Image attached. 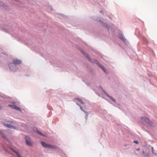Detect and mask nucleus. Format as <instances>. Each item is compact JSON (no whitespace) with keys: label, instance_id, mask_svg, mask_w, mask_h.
I'll return each mask as SVG.
<instances>
[{"label":"nucleus","instance_id":"f257e3e1","mask_svg":"<svg viewBox=\"0 0 157 157\" xmlns=\"http://www.w3.org/2000/svg\"><path fill=\"white\" fill-rule=\"evenodd\" d=\"M91 18L92 19H93L94 21L99 22V23H100L103 27H107L108 30L109 31H110L112 29L111 27L109 26L106 23L101 21L98 17L93 16L91 17Z\"/></svg>","mask_w":157,"mask_h":157},{"label":"nucleus","instance_id":"f03ea898","mask_svg":"<svg viewBox=\"0 0 157 157\" xmlns=\"http://www.w3.org/2000/svg\"><path fill=\"white\" fill-rule=\"evenodd\" d=\"M142 121H144L147 124L151 127H153L154 124L149 119L146 117H142L141 118Z\"/></svg>","mask_w":157,"mask_h":157},{"label":"nucleus","instance_id":"7ed1b4c3","mask_svg":"<svg viewBox=\"0 0 157 157\" xmlns=\"http://www.w3.org/2000/svg\"><path fill=\"white\" fill-rule=\"evenodd\" d=\"M10 69V70L15 72L18 69V67L17 66L14 64L13 63H10L8 64Z\"/></svg>","mask_w":157,"mask_h":157},{"label":"nucleus","instance_id":"20e7f679","mask_svg":"<svg viewBox=\"0 0 157 157\" xmlns=\"http://www.w3.org/2000/svg\"><path fill=\"white\" fill-rule=\"evenodd\" d=\"M25 143L27 145L32 147L33 146V144L31 141L30 137L27 136H26L25 137Z\"/></svg>","mask_w":157,"mask_h":157},{"label":"nucleus","instance_id":"39448f33","mask_svg":"<svg viewBox=\"0 0 157 157\" xmlns=\"http://www.w3.org/2000/svg\"><path fill=\"white\" fill-rule=\"evenodd\" d=\"M118 37L123 42L126 43L127 42V41L126 39L122 34L121 33L119 34H118Z\"/></svg>","mask_w":157,"mask_h":157},{"label":"nucleus","instance_id":"423d86ee","mask_svg":"<svg viewBox=\"0 0 157 157\" xmlns=\"http://www.w3.org/2000/svg\"><path fill=\"white\" fill-rule=\"evenodd\" d=\"M12 62L14 63L15 64L17 65V64H20L22 63V61L21 60L18 59H15Z\"/></svg>","mask_w":157,"mask_h":157},{"label":"nucleus","instance_id":"0eeeda50","mask_svg":"<svg viewBox=\"0 0 157 157\" xmlns=\"http://www.w3.org/2000/svg\"><path fill=\"white\" fill-rule=\"evenodd\" d=\"M41 145L45 148H49V147L50 144H47L45 142L43 141H41Z\"/></svg>","mask_w":157,"mask_h":157},{"label":"nucleus","instance_id":"6e6552de","mask_svg":"<svg viewBox=\"0 0 157 157\" xmlns=\"http://www.w3.org/2000/svg\"><path fill=\"white\" fill-rule=\"evenodd\" d=\"M10 148L12 151L16 154L17 157H21L20 154L17 151L14 150L13 148L10 147Z\"/></svg>","mask_w":157,"mask_h":157},{"label":"nucleus","instance_id":"1a4fd4ad","mask_svg":"<svg viewBox=\"0 0 157 157\" xmlns=\"http://www.w3.org/2000/svg\"><path fill=\"white\" fill-rule=\"evenodd\" d=\"M5 125L7 127L10 128H13V129H16V128L15 126H13L12 125H11L10 124L7 123V124H5Z\"/></svg>","mask_w":157,"mask_h":157},{"label":"nucleus","instance_id":"9d476101","mask_svg":"<svg viewBox=\"0 0 157 157\" xmlns=\"http://www.w3.org/2000/svg\"><path fill=\"white\" fill-rule=\"evenodd\" d=\"M34 130H36L37 133L39 134L40 135L44 137H47V136L46 135L40 132L39 131L37 128H35L34 129Z\"/></svg>","mask_w":157,"mask_h":157},{"label":"nucleus","instance_id":"9b49d317","mask_svg":"<svg viewBox=\"0 0 157 157\" xmlns=\"http://www.w3.org/2000/svg\"><path fill=\"white\" fill-rule=\"evenodd\" d=\"M1 4L0 6L3 7V8H4L5 9L8 10L9 9V7L7 6L4 4L2 2H1Z\"/></svg>","mask_w":157,"mask_h":157},{"label":"nucleus","instance_id":"f8f14e48","mask_svg":"<svg viewBox=\"0 0 157 157\" xmlns=\"http://www.w3.org/2000/svg\"><path fill=\"white\" fill-rule=\"evenodd\" d=\"M90 61L93 63H96L98 66L99 65L98 64L100 63L99 62V61L96 59L92 60L91 59V60Z\"/></svg>","mask_w":157,"mask_h":157},{"label":"nucleus","instance_id":"ddd939ff","mask_svg":"<svg viewBox=\"0 0 157 157\" xmlns=\"http://www.w3.org/2000/svg\"><path fill=\"white\" fill-rule=\"evenodd\" d=\"M98 64V67L101 68L105 73H106L107 71L105 67L102 66L100 63H99Z\"/></svg>","mask_w":157,"mask_h":157},{"label":"nucleus","instance_id":"4468645a","mask_svg":"<svg viewBox=\"0 0 157 157\" xmlns=\"http://www.w3.org/2000/svg\"><path fill=\"white\" fill-rule=\"evenodd\" d=\"M58 148V147L56 146V145H52L49 144L48 148H52L54 149H56Z\"/></svg>","mask_w":157,"mask_h":157},{"label":"nucleus","instance_id":"2eb2a0df","mask_svg":"<svg viewBox=\"0 0 157 157\" xmlns=\"http://www.w3.org/2000/svg\"><path fill=\"white\" fill-rule=\"evenodd\" d=\"M106 96L109 98H110L115 103H116V100L114 99L112 97L110 96L109 94H106Z\"/></svg>","mask_w":157,"mask_h":157},{"label":"nucleus","instance_id":"dca6fc26","mask_svg":"<svg viewBox=\"0 0 157 157\" xmlns=\"http://www.w3.org/2000/svg\"><path fill=\"white\" fill-rule=\"evenodd\" d=\"M142 154L144 155V156L148 157L150 155L149 153H145L144 151H142Z\"/></svg>","mask_w":157,"mask_h":157},{"label":"nucleus","instance_id":"f3484780","mask_svg":"<svg viewBox=\"0 0 157 157\" xmlns=\"http://www.w3.org/2000/svg\"><path fill=\"white\" fill-rule=\"evenodd\" d=\"M0 133H1V134H0V135H2V137L4 139L6 140L7 141H9V140L7 138L6 136L5 135H4L0 131Z\"/></svg>","mask_w":157,"mask_h":157},{"label":"nucleus","instance_id":"a211bd4d","mask_svg":"<svg viewBox=\"0 0 157 157\" xmlns=\"http://www.w3.org/2000/svg\"><path fill=\"white\" fill-rule=\"evenodd\" d=\"M99 112L101 113L103 115H105L107 113V111L105 110H102L101 109H100Z\"/></svg>","mask_w":157,"mask_h":157},{"label":"nucleus","instance_id":"6ab92c4d","mask_svg":"<svg viewBox=\"0 0 157 157\" xmlns=\"http://www.w3.org/2000/svg\"><path fill=\"white\" fill-rule=\"evenodd\" d=\"M0 97L5 99H8V97L4 94H0Z\"/></svg>","mask_w":157,"mask_h":157},{"label":"nucleus","instance_id":"aec40b11","mask_svg":"<svg viewBox=\"0 0 157 157\" xmlns=\"http://www.w3.org/2000/svg\"><path fill=\"white\" fill-rule=\"evenodd\" d=\"M81 52L83 55H84L86 56V57L89 55L88 54L86 53L82 50H81Z\"/></svg>","mask_w":157,"mask_h":157},{"label":"nucleus","instance_id":"412c9836","mask_svg":"<svg viewBox=\"0 0 157 157\" xmlns=\"http://www.w3.org/2000/svg\"><path fill=\"white\" fill-rule=\"evenodd\" d=\"M99 87L101 90L103 92V93L105 94V95L107 94V92L103 89V88L100 85L99 86Z\"/></svg>","mask_w":157,"mask_h":157},{"label":"nucleus","instance_id":"4be33fe9","mask_svg":"<svg viewBox=\"0 0 157 157\" xmlns=\"http://www.w3.org/2000/svg\"><path fill=\"white\" fill-rule=\"evenodd\" d=\"M150 146L151 147V149L152 150V153L155 155H157L156 153L154 152V151H155L153 147L151 146Z\"/></svg>","mask_w":157,"mask_h":157},{"label":"nucleus","instance_id":"5701e85b","mask_svg":"<svg viewBox=\"0 0 157 157\" xmlns=\"http://www.w3.org/2000/svg\"><path fill=\"white\" fill-rule=\"evenodd\" d=\"M91 50L93 52H94L96 53V54H99V52H98L97 50H96L95 49H94L92 48H91Z\"/></svg>","mask_w":157,"mask_h":157},{"label":"nucleus","instance_id":"b1692460","mask_svg":"<svg viewBox=\"0 0 157 157\" xmlns=\"http://www.w3.org/2000/svg\"><path fill=\"white\" fill-rule=\"evenodd\" d=\"M76 104L77 105H78L79 106L80 108V109L82 111H83L84 112L85 111L83 109L82 107L80 105L78 104L77 103H76Z\"/></svg>","mask_w":157,"mask_h":157},{"label":"nucleus","instance_id":"393cba45","mask_svg":"<svg viewBox=\"0 0 157 157\" xmlns=\"http://www.w3.org/2000/svg\"><path fill=\"white\" fill-rule=\"evenodd\" d=\"M8 106L9 107L12 108L13 109H14V108H15V106H16L15 105H10V104L8 105Z\"/></svg>","mask_w":157,"mask_h":157},{"label":"nucleus","instance_id":"a878e982","mask_svg":"<svg viewBox=\"0 0 157 157\" xmlns=\"http://www.w3.org/2000/svg\"><path fill=\"white\" fill-rule=\"evenodd\" d=\"M14 109H16L17 110H18V111H21V108L20 107H17L16 106H15V107Z\"/></svg>","mask_w":157,"mask_h":157},{"label":"nucleus","instance_id":"bb28decb","mask_svg":"<svg viewBox=\"0 0 157 157\" xmlns=\"http://www.w3.org/2000/svg\"><path fill=\"white\" fill-rule=\"evenodd\" d=\"M84 113L86 114L85 118H86V120L87 119V118L88 116L89 113L86 111H85Z\"/></svg>","mask_w":157,"mask_h":157},{"label":"nucleus","instance_id":"cd10ccee","mask_svg":"<svg viewBox=\"0 0 157 157\" xmlns=\"http://www.w3.org/2000/svg\"><path fill=\"white\" fill-rule=\"evenodd\" d=\"M86 58L89 61L91 60V58L90 57V56L89 55L88 56H87L86 57Z\"/></svg>","mask_w":157,"mask_h":157},{"label":"nucleus","instance_id":"c85d7f7f","mask_svg":"<svg viewBox=\"0 0 157 157\" xmlns=\"http://www.w3.org/2000/svg\"><path fill=\"white\" fill-rule=\"evenodd\" d=\"M75 99L77 100V101H79L80 102L82 101V100L81 99H80L79 98H75Z\"/></svg>","mask_w":157,"mask_h":157},{"label":"nucleus","instance_id":"c756f323","mask_svg":"<svg viewBox=\"0 0 157 157\" xmlns=\"http://www.w3.org/2000/svg\"><path fill=\"white\" fill-rule=\"evenodd\" d=\"M142 38H143V41H144L145 42H147V40L145 37H143Z\"/></svg>","mask_w":157,"mask_h":157},{"label":"nucleus","instance_id":"7c9ffc66","mask_svg":"<svg viewBox=\"0 0 157 157\" xmlns=\"http://www.w3.org/2000/svg\"><path fill=\"white\" fill-rule=\"evenodd\" d=\"M60 15L61 16L65 18H67V16L63 14H61Z\"/></svg>","mask_w":157,"mask_h":157},{"label":"nucleus","instance_id":"2f4dec72","mask_svg":"<svg viewBox=\"0 0 157 157\" xmlns=\"http://www.w3.org/2000/svg\"><path fill=\"white\" fill-rule=\"evenodd\" d=\"M133 142L135 144H138V141L137 140H134V141H133Z\"/></svg>","mask_w":157,"mask_h":157},{"label":"nucleus","instance_id":"473e14b6","mask_svg":"<svg viewBox=\"0 0 157 157\" xmlns=\"http://www.w3.org/2000/svg\"><path fill=\"white\" fill-rule=\"evenodd\" d=\"M95 93L96 94H97V95H98L99 96H100V94H99L98 93V92L96 90V91H95Z\"/></svg>","mask_w":157,"mask_h":157},{"label":"nucleus","instance_id":"72a5a7b5","mask_svg":"<svg viewBox=\"0 0 157 157\" xmlns=\"http://www.w3.org/2000/svg\"><path fill=\"white\" fill-rule=\"evenodd\" d=\"M4 31L6 33H8L9 32V31L6 29H4Z\"/></svg>","mask_w":157,"mask_h":157},{"label":"nucleus","instance_id":"f704fd0d","mask_svg":"<svg viewBox=\"0 0 157 157\" xmlns=\"http://www.w3.org/2000/svg\"><path fill=\"white\" fill-rule=\"evenodd\" d=\"M78 49L79 50V51H80L81 52V50H82L81 48H80V47H79L78 48Z\"/></svg>","mask_w":157,"mask_h":157},{"label":"nucleus","instance_id":"c9c22d12","mask_svg":"<svg viewBox=\"0 0 157 157\" xmlns=\"http://www.w3.org/2000/svg\"><path fill=\"white\" fill-rule=\"evenodd\" d=\"M2 108V106L0 105V110H1Z\"/></svg>","mask_w":157,"mask_h":157},{"label":"nucleus","instance_id":"e433bc0d","mask_svg":"<svg viewBox=\"0 0 157 157\" xmlns=\"http://www.w3.org/2000/svg\"><path fill=\"white\" fill-rule=\"evenodd\" d=\"M80 103L82 104H84V103L82 101L81 102H80Z\"/></svg>","mask_w":157,"mask_h":157},{"label":"nucleus","instance_id":"4c0bfd02","mask_svg":"<svg viewBox=\"0 0 157 157\" xmlns=\"http://www.w3.org/2000/svg\"><path fill=\"white\" fill-rule=\"evenodd\" d=\"M50 8L52 10H53V8L52 6H50Z\"/></svg>","mask_w":157,"mask_h":157},{"label":"nucleus","instance_id":"58836bf2","mask_svg":"<svg viewBox=\"0 0 157 157\" xmlns=\"http://www.w3.org/2000/svg\"><path fill=\"white\" fill-rule=\"evenodd\" d=\"M87 85L88 86H90V83L89 82V83H87Z\"/></svg>","mask_w":157,"mask_h":157},{"label":"nucleus","instance_id":"ea45409f","mask_svg":"<svg viewBox=\"0 0 157 157\" xmlns=\"http://www.w3.org/2000/svg\"><path fill=\"white\" fill-rule=\"evenodd\" d=\"M136 150L137 151H139L140 150V148H137V149H136Z\"/></svg>","mask_w":157,"mask_h":157},{"label":"nucleus","instance_id":"a19ab883","mask_svg":"<svg viewBox=\"0 0 157 157\" xmlns=\"http://www.w3.org/2000/svg\"><path fill=\"white\" fill-rule=\"evenodd\" d=\"M100 13H102V11L101 10H100Z\"/></svg>","mask_w":157,"mask_h":157},{"label":"nucleus","instance_id":"79ce46f5","mask_svg":"<svg viewBox=\"0 0 157 157\" xmlns=\"http://www.w3.org/2000/svg\"><path fill=\"white\" fill-rule=\"evenodd\" d=\"M14 1H16V2H19V0H14Z\"/></svg>","mask_w":157,"mask_h":157},{"label":"nucleus","instance_id":"37998d69","mask_svg":"<svg viewBox=\"0 0 157 157\" xmlns=\"http://www.w3.org/2000/svg\"><path fill=\"white\" fill-rule=\"evenodd\" d=\"M12 103L13 104H15V102H12Z\"/></svg>","mask_w":157,"mask_h":157},{"label":"nucleus","instance_id":"c03bdc74","mask_svg":"<svg viewBox=\"0 0 157 157\" xmlns=\"http://www.w3.org/2000/svg\"><path fill=\"white\" fill-rule=\"evenodd\" d=\"M108 116H109V117H110L111 116V115L109 114H108Z\"/></svg>","mask_w":157,"mask_h":157},{"label":"nucleus","instance_id":"a18cd8bd","mask_svg":"<svg viewBox=\"0 0 157 157\" xmlns=\"http://www.w3.org/2000/svg\"><path fill=\"white\" fill-rule=\"evenodd\" d=\"M127 144H124V146H125V147H126L127 146Z\"/></svg>","mask_w":157,"mask_h":157},{"label":"nucleus","instance_id":"49530a36","mask_svg":"<svg viewBox=\"0 0 157 157\" xmlns=\"http://www.w3.org/2000/svg\"><path fill=\"white\" fill-rule=\"evenodd\" d=\"M2 53L4 54H6V53L5 52Z\"/></svg>","mask_w":157,"mask_h":157},{"label":"nucleus","instance_id":"de8ad7c7","mask_svg":"<svg viewBox=\"0 0 157 157\" xmlns=\"http://www.w3.org/2000/svg\"><path fill=\"white\" fill-rule=\"evenodd\" d=\"M86 46H88V45H87V44H86Z\"/></svg>","mask_w":157,"mask_h":157},{"label":"nucleus","instance_id":"09e8293b","mask_svg":"<svg viewBox=\"0 0 157 157\" xmlns=\"http://www.w3.org/2000/svg\"><path fill=\"white\" fill-rule=\"evenodd\" d=\"M150 82L151 84V81H150Z\"/></svg>","mask_w":157,"mask_h":157}]
</instances>
